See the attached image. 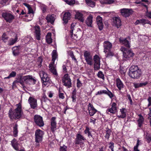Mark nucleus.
Listing matches in <instances>:
<instances>
[{
	"label": "nucleus",
	"instance_id": "8",
	"mask_svg": "<svg viewBox=\"0 0 151 151\" xmlns=\"http://www.w3.org/2000/svg\"><path fill=\"white\" fill-rule=\"evenodd\" d=\"M93 60L94 61V68L95 70H98L100 68V58L97 55L94 56Z\"/></svg>",
	"mask_w": 151,
	"mask_h": 151
},
{
	"label": "nucleus",
	"instance_id": "55",
	"mask_svg": "<svg viewBox=\"0 0 151 151\" xmlns=\"http://www.w3.org/2000/svg\"><path fill=\"white\" fill-rule=\"evenodd\" d=\"M70 56L71 58H72L73 60H74L76 62H77L73 52H71L70 53Z\"/></svg>",
	"mask_w": 151,
	"mask_h": 151
},
{
	"label": "nucleus",
	"instance_id": "28",
	"mask_svg": "<svg viewBox=\"0 0 151 151\" xmlns=\"http://www.w3.org/2000/svg\"><path fill=\"white\" fill-rule=\"evenodd\" d=\"M135 24L137 25L139 24H141L142 25H145L146 24H150V22L148 20L145 19H140L138 20L135 22Z\"/></svg>",
	"mask_w": 151,
	"mask_h": 151
},
{
	"label": "nucleus",
	"instance_id": "42",
	"mask_svg": "<svg viewBox=\"0 0 151 151\" xmlns=\"http://www.w3.org/2000/svg\"><path fill=\"white\" fill-rule=\"evenodd\" d=\"M62 89L59 88V97L60 98L63 99L64 98V94L63 93H62L63 91Z\"/></svg>",
	"mask_w": 151,
	"mask_h": 151
},
{
	"label": "nucleus",
	"instance_id": "2",
	"mask_svg": "<svg viewBox=\"0 0 151 151\" xmlns=\"http://www.w3.org/2000/svg\"><path fill=\"white\" fill-rule=\"evenodd\" d=\"M16 106V108L13 111L11 109L9 111V116L12 119H18L21 117L23 114L21 104L19 103Z\"/></svg>",
	"mask_w": 151,
	"mask_h": 151
},
{
	"label": "nucleus",
	"instance_id": "12",
	"mask_svg": "<svg viewBox=\"0 0 151 151\" xmlns=\"http://www.w3.org/2000/svg\"><path fill=\"white\" fill-rule=\"evenodd\" d=\"M112 24L117 28H119L122 25L120 18L118 17H113L112 18Z\"/></svg>",
	"mask_w": 151,
	"mask_h": 151
},
{
	"label": "nucleus",
	"instance_id": "44",
	"mask_svg": "<svg viewBox=\"0 0 151 151\" xmlns=\"http://www.w3.org/2000/svg\"><path fill=\"white\" fill-rule=\"evenodd\" d=\"M97 76L98 77L100 78L103 80L104 79V76L101 71H99V72L97 74Z\"/></svg>",
	"mask_w": 151,
	"mask_h": 151
},
{
	"label": "nucleus",
	"instance_id": "24",
	"mask_svg": "<svg viewBox=\"0 0 151 151\" xmlns=\"http://www.w3.org/2000/svg\"><path fill=\"white\" fill-rule=\"evenodd\" d=\"M93 17L92 15L88 16L86 19L85 22L87 25L89 27H91L93 23Z\"/></svg>",
	"mask_w": 151,
	"mask_h": 151
},
{
	"label": "nucleus",
	"instance_id": "25",
	"mask_svg": "<svg viewBox=\"0 0 151 151\" xmlns=\"http://www.w3.org/2000/svg\"><path fill=\"white\" fill-rule=\"evenodd\" d=\"M55 16L54 14H49L46 17V19L48 22H50L52 24L55 20Z\"/></svg>",
	"mask_w": 151,
	"mask_h": 151
},
{
	"label": "nucleus",
	"instance_id": "5",
	"mask_svg": "<svg viewBox=\"0 0 151 151\" xmlns=\"http://www.w3.org/2000/svg\"><path fill=\"white\" fill-rule=\"evenodd\" d=\"M120 49L123 53L124 59L125 60H128L130 58L132 57L134 55L132 50L125 48L124 47H122Z\"/></svg>",
	"mask_w": 151,
	"mask_h": 151
},
{
	"label": "nucleus",
	"instance_id": "17",
	"mask_svg": "<svg viewBox=\"0 0 151 151\" xmlns=\"http://www.w3.org/2000/svg\"><path fill=\"white\" fill-rule=\"evenodd\" d=\"M34 36L35 38L37 40H40L41 39V33L39 27L38 26H36L35 27Z\"/></svg>",
	"mask_w": 151,
	"mask_h": 151
},
{
	"label": "nucleus",
	"instance_id": "34",
	"mask_svg": "<svg viewBox=\"0 0 151 151\" xmlns=\"http://www.w3.org/2000/svg\"><path fill=\"white\" fill-rule=\"evenodd\" d=\"M18 38L16 36L14 38H11L8 41V45H13L17 41Z\"/></svg>",
	"mask_w": 151,
	"mask_h": 151
},
{
	"label": "nucleus",
	"instance_id": "41",
	"mask_svg": "<svg viewBox=\"0 0 151 151\" xmlns=\"http://www.w3.org/2000/svg\"><path fill=\"white\" fill-rule=\"evenodd\" d=\"M16 75V73L15 71H12L7 77L4 78V79H9L12 77H14Z\"/></svg>",
	"mask_w": 151,
	"mask_h": 151
},
{
	"label": "nucleus",
	"instance_id": "7",
	"mask_svg": "<svg viewBox=\"0 0 151 151\" xmlns=\"http://www.w3.org/2000/svg\"><path fill=\"white\" fill-rule=\"evenodd\" d=\"M62 83L63 85L68 88H70L71 87V80L68 74L64 75L62 79Z\"/></svg>",
	"mask_w": 151,
	"mask_h": 151
},
{
	"label": "nucleus",
	"instance_id": "45",
	"mask_svg": "<svg viewBox=\"0 0 151 151\" xmlns=\"http://www.w3.org/2000/svg\"><path fill=\"white\" fill-rule=\"evenodd\" d=\"M107 90H102L99 91L97 92L96 95H101L103 94H106Z\"/></svg>",
	"mask_w": 151,
	"mask_h": 151
},
{
	"label": "nucleus",
	"instance_id": "14",
	"mask_svg": "<svg viewBox=\"0 0 151 151\" xmlns=\"http://www.w3.org/2000/svg\"><path fill=\"white\" fill-rule=\"evenodd\" d=\"M116 104L114 102L112 103L111 105V107L108 108L106 111V113L109 114V113L112 114H114L117 111V107Z\"/></svg>",
	"mask_w": 151,
	"mask_h": 151
},
{
	"label": "nucleus",
	"instance_id": "30",
	"mask_svg": "<svg viewBox=\"0 0 151 151\" xmlns=\"http://www.w3.org/2000/svg\"><path fill=\"white\" fill-rule=\"evenodd\" d=\"M119 41L121 43L124 44L126 47L130 48V43L129 41L127 40L126 39H122L120 38L119 39Z\"/></svg>",
	"mask_w": 151,
	"mask_h": 151
},
{
	"label": "nucleus",
	"instance_id": "31",
	"mask_svg": "<svg viewBox=\"0 0 151 151\" xmlns=\"http://www.w3.org/2000/svg\"><path fill=\"white\" fill-rule=\"evenodd\" d=\"M121 115H118V118H124L126 117V110L125 108H122L120 109Z\"/></svg>",
	"mask_w": 151,
	"mask_h": 151
},
{
	"label": "nucleus",
	"instance_id": "1",
	"mask_svg": "<svg viewBox=\"0 0 151 151\" xmlns=\"http://www.w3.org/2000/svg\"><path fill=\"white\" fill-rule=\"evenodd\" d=\"M36 82V80L32 76L30 75L23 76H20L17 78L16 80L14 82L13 84L19 83L24 87V83L27 84H35Z\"/></svg>",
	"mask_w": 151,
	"mask_h": 151
},
{
	"label": "nucleus",
	"instance_id": "4",
	"mask_svg": "<svg viewBox=\"0 0 151 151\" xmlns=\"http://www.w3.org/2000/svg\"><path fill=\"white\" fill-rule=\"evenodd\" d=\"M43 132L41 130L38 129L36 130L35 132V145L36 147H38L39 143L41 142L42 140V137L44 134Z\"/></svg>",
	"mask_w": 151,
	"mask_h": 151
},
{
	"label": "nucleus",
	"instance_id": "6",
	"mask_svg": "<svg viewBox=\"0 0 151 151\" xmlns=\"http://www.w3.org/2000/svg\"><path fill=\"white\" fill-rule=\"evenodd\" d=\"M112 46L111 43L109 41H105L104 43V52L107 54L108 56H113L114 55L113 53L110 51Z\"/></svg>",
	"mask_w": 151,
	"mask_h": 151
},
{
	"label": "nucleus",
	"instance_id": "43",
	"mask_svg": "<svg viewBox=\"0 0 151 151\" xmlns=\"http://www.w3.org/2000/svg\"><path fill=\"white\" fill-rule=\"evenodd\" d=\"M87 63L90 65H92L93 64V58L85 59Z\"/></svg>",
	"mask_w": 151,
	"mask_h": 151
},
{
	"label": "nucleus",
	"instance_id": "36",
	"mask_svg": "<svg viewBox=\"0 0 151 151\" xmlns=\"http://www.w3.org/2000/svg\"><path fill=\"white\" fill-rule=\"evenodd\" d=\"M85 1L87 5L91 7H93L95 6V2L91 0H85Z\"/></svg>",
	"mask_w": 151,
	"mask_h": 151
},
{
	"label": "nucleus",
	"instance_id": "58",
	"mask_svg": "<svg viewBox=\"0 0 151 151\" xmlns=\"http://www.w3.org/2000/svg\"><path fill=\"white\" fill-rule=\"evenodd\" d=\"M110 146L109 148H110L111 150L114 149V143L113 142H110L109 143Z\"/></svg>",
	"mask_w": 151,
	"mask_h": 151
},
{
	"label": "nucleus",
	"instance_id": "49",
	"mask_svg": "<svg viewBox=\"0 0 151 151\" xmlns=\"http://www.w3.org/2000/svg\"><path fill=\"white\" fill-rule=\"evenodd\" d=\"M106 94H107L110 98H111L114 96V95L112 93L109 91L108 89L107 90L106 93Z\"/></svg>",
	"mask_w": 151,
	"mask_h": 151
},
{
	"label": "nucleus",
	"instance_id": "9",
	"mask_svg": "<svg viewBox=\"0 0 151 151\" xmlns=\"http://www.w3.org/2000/svg\"><path fill=\"white\" fill-rule=\"evenodd\" d=\"M2 15L6 21L9 23L11 22L14 19V16L10 13L7 12L3 13Z\"/></svg>",
	"mask_w": 151,
	"mask_h": 151
},
{
	"label": "nucleus",
	"instance_id": "59",
	"mask_svg": "<svg viewBox=\"0 0 151 151\" xmlns=\"http://www.w3.org/2000/svg\"><path fill=\"white\" fill-rule=\"evenodd\" d=\"M40 83L39 82H37V83L36 85V87L35 88V89L36 90H37L40 89Z\"/></svg>",
	"mask_w": 151,
	"mask_h": 151
},
{
	"label": "nucleus",
	"instance_id": "35",
	"mask_svg": "<svg viewBox=\"0 0 151 151\" xmlns=\"http://www.w3.org/2000/svg\"><path fill=\"white\" fill-rule=\"evenodd\" d=\"M51 33L50 32L48 33L46 37V40L47 43L50 44L52 43V40L51 37Z\"/></svg>",
	"mask_w": 151,
	"mask_h": 151
},
{
	"label": "nucleus",
	"instance_id": "47",
	"mask_svg": "<svg viewBox=\"0 0 151 151\" xmlns=\"http://www.w3.org/2000/svg\"><path fill=\"white\" fill-rule=\"evenodd\" d=\"M2 39L3 41L5 42H6L8 39V37L5 34H4L2 35Z\"/></svg>",
	"mask_w": 151,
	"mask_h": 151
},
{
	"label": "nucleus",
	"instance_id": "10",
	"mask_svg": "<svg viewBox=\"0 0 151 151\" xmlns=\"http://www.w3.org/2000/svg\"><path fill=\"white\" fill-rule=\"evenodd\" d=\"M121 14L125 17L129 16L132 13L133 11L132 9H129L123 8L120 9Z\"/></svg>",
	"mask_w": 151,
	"mask_h": 151
},
{
	"label": "nucleus",
	"instance_id": "60",
	"mask_svg": "<svg viewBox=\"0 0 151 151\" xmlns=\"http://www.w3.org/2000/svg\"><path fill=\"white\" fill-rule=\"evenodd\" d=\"M146 15L148 17L151 18V12H147L146 13Z\"/></svg>",
	"mask_w": 151,
	"mask_h": 151
},
{
	"label": "nucleus",
	"instance_id": "3",
	"mask_svg": "<svg viewBox=\"0 0 151 151\" xmlns=\"http://www.w3.org/2000/svg\"><path fill=\"white\" fill-rule=\"evenodd\" d=\"M141 71L137 66H132L129 69V75L134 79H138L141 76Z\"/></svg>",
	"mask_w": 151,
	"mask_h": 151
},
{
	"label": "nucleus",
	"instance_id": "32",
	"mask_svg": "<svg viewBox=\"0 0 151 151\" xmlns=\"http://www.w3.org/2000/svg\"><path fill=\"white\" fill-rule=\"evenodd\" d=\"M52 62H55V60L58 58V55L57 51L54 50L52 53Z\"/></svg>",
	"mask_w": 151,
	"mask_h": 151
},
{
	"label": "nucleus",
	"instance_id": "46",
	"mask_svg": "<svg viewBox=\"0 0 151 151\" xmlns=\"http://www.w3.org/2000/svg\"><path fill=\"white\" fill-rule=\"evenodd\" d=\"M78 33L77 34H73V32L71 34L70 33L71 37V39L74 40H77L78 39Z\"/></svg>",
	"mask_w": 151,
	"mask_h": 151
},
{
	"label": "nucleus",
	"instance_id": "21",
	"mask_svg": "<svg viewBox=\"0 0 151 151\" xmlns=\"http://www.w3.org/2000/svg\"><path fill=\"white\" fill-rule=\"evenodd\" d=\"M116 84L117 87L119 90L122 89L124 86V84L119 78L116 79Z\"/></svg>",
	"mask_w": 151,
	"mask_h": 151
},
{
	"label": "nucleus",
	"instance_id": "38",
	"mask_svg": "<svg viewBox=\"0 0 151 151\" xmlns=\"http://www.w3.org/2000/svg\"><path fill=\"white\" fill-rule=\"evenodd\" d=\"M18 125L16 124L15 126L13 127V134L15 137H16L17 136L18 130H17Z\"/></svg>",
	"mask_w": 151,
	"mask_h": 151
},
{
	"label": "nucleus",
	"instance_id": "64",
	"mask_svg": "<svg viewBox=\"0 0 151 151\" xmlns=\"http://www.w3.org/2000/svg\"><path fill=\"white\" fill-rule=\"evenodd\" d=\"M150 112L148 114L149 116L148 117V119H151V108H149Z\"/></svg>",
	"mask_w": 151,
	"mask_h": 151
},
{
	"label": "nucleus",
	"instance_id": "20",
	"mask_svg": "<svg viewBox=\"0 0 151 151\" xmlns=\"http://www.w3.org/2000/svg\"><path fill=\"white\" fill-rule=\"evenodd\" d=\"M97 23L99 29L101 30L103 27V24L102 22V18L100 16H98L96 18Z\"/></svg>",
	"mask_w": 151,
	"mask_h": 151
},
{
	"label": "nucleus",
	"instance_id": "57",
	"mask_svg": "<svg viewBox=\"0 0 151 151\" xmlns=\"http://www.w3.org/2000/svg\"><path fill=\"white\" fill-rule=\"evenodd\" d=\"M147 101L148 102V107H149L151 106V97H149L147 99Z\"/></svg>",
	"mask_w": 151,
	"mask_h": 151
},
{
	"label": "nucleus",
	"instance_id": "53",
	"mask_svg": "<svg viewBox=\"0 0 151 151\" xmlns=\"http://www.w3.org/2000/svg\"><path fill=\"white\" fill-rule=\"evenodd\" d=\"M91 55V52L88 51H85L84 53V57L89 56Z\"/></svg>",
	"mask_w": 151,
	"mask_h": 151
},
{
	"label": "nucleus",
	"instance_id": "50",
	"mask_svg": "<svg viewBox=\"0 0 151 151\" xmlns=\"http://www.w3.org/2000/svg\"><path fill=\"white\" fill-rule=\"evenodd\" d=\"M67 147L63 145L62 146H60V151H67Z\"/></svg>",
	"mask_w": 151,
	"mask_h": 151
},
{
	"label": "nucleus",
	"instance_id": "63",
	"mask_svg": "<svg viewBox=\"0 0 151 151\" xmlns=\"http://www.w3.org/2000/svg\"><path fill=\"white\" fill-rule=\"evenodd\" d=\"M96 121V119H95L93 118V119H90V122L91 123H92L94 124L95 123V122Z\"/></svg>",
	"mask_w": 151,
	"mask_h": 151
},
{
	"label": "nucleus",
	"instance_id": "18",
	"mask_svg": "<svg viewBox=\"0 0 151 151\" xmlns=\"http://www.w3.org/2000/svg\"><path fill=\"white\" fill-rule=\"evenodd\" d=\"M88 108L89 114L91 116H93L97 111V110L93 107L91 103L88 104Z\"/></svg>",
	"mask_w": 151,
	"mask_h": 151
},
{
	"label": "nucleus",
	"instance_id": "26",
	"mask_svg": "<svg viewBox=\"0 0 151 151\" xmlns=\"http://www.w3.org/2000/svg\"><path fill=\"white\" fill-rule=\"evenodd\" d=\"M11 145L13 148L16 150H19V144L15 139H13L11 141Z\"/></svg>",
	"mask_w": 151,
	"mask_h": 151
},
{
	"label": "nucleus",
	"instance_id": "61",
	"mask_svg": "<svg viewBox=\"0 0 151 151\" xmlns=\"http://www.w3.org/2000/svg\"><path fill=\"white\" fill-rule=\"evenodd\" d=\"M75 24H71V30L70 32V33H72L73 32V27L74 26Z\"/></svg>",
	"mask_w": 151,
	"mask_h": 151
},
{
	"label": "nucleus",
	"instance_id": "51",
	"mask_svg": "<svg viewBox=\"0 0 151 151\" xmlns=\"http://www.w3.org/2000/svg\"><path fill=\"white\" fill-rule=\"evenodd\" d=\"M9 0H1L0 1V4L3 6L6 5V4H8Z\"/></svg>",
	"mask_w": 151,
	"mask_h": 151
},
{
	"label": "nucleus",
	"instance_id": "15",
	"mask_svg": "<svg viewBox=\"0 0 151 151\" xmlns=\"http://www.w3.org/2000/svg\"><path fill=\"white\" fill-rule=\"evenodd\" d=\"M84 11L81 12L79 11H76L75 14V19H78L81 22H83L84 20V17L83 16V14Z\"/></svg>",
	"mask_w": 151,
	"mask_h": 151
},
{
	"label": "nucleus",
	"instance_id": "37",
	"mask_svg": "<svg viewBox=\"0 0 151 151\" xmlns=\"http://www.w3.org/2000/svg\"><path fill=\"white\" fill-rule=\"evenodd\" d=\"M114 0H104L103 1H100L101 3L105 4H111L115 2Z\"/></svg>",
	"mask_w": 151,
	"mask_h": 151
},
{
	"label": "nucleus",
	"instance_id": "22",
	"mask_svg": "<svg viewBox=\"0 0 151 151\" xmlns=\"http://www.w3.org/2000/svg\"><path fill=\"white\" fill-rule=\"evenodd\" d=\"M56 117H53L51 120V129L52 131L54 132L56 129V122L55 121Z\"/></svg>",
	"mask_w": 151,
	"mask_h": 151
},
{
	"label": "nucleus",
	"instance_id": "33",
	"mask_svg": "<svg viewBox=\"0 0 151 151\" xmlns=\"http://www.w3.org/2000/svg\"><path fill=\"white\" fill-rule=\"evenodd\" d=\"M138 116L139 117V119L137 120V122H138V126L140 127L144 122V119L143 116L141 114L138 115Z\"/></svg>",
	"mask_w": 151,
	"mask_h": 151
},
{
	"label": "nucleus",
	"instance_id": "13",
	"mask_svg": "<svg viewBox=\"0 0 151 151\" xmlns=\"http://www.w3.org/2000/svg\"><path fill=\"white\" fill-rule=\"evenodd\" d=\"M34 120L35 123L40 127H42L44 125L42 117L38 115H35L34 117Z\"/></svg>",
	"mask_w": 151,
	"mask_h": 151
},
{
	"label": "nucleus",
	"instance_id": "54",
	"mask_svg": "<svg viewBox=\"0 0 151 151\" xmlns=\"http://www.w3.org/2000/svg\"><path fill=\"white\" fill-rule=\"evenodd\" d=\"M15 7L16 8H17L18 7V6L17 4H16V5L13 6H12V9H13V11L14 12L16 11L17 13H19V10L18 9H14V8Z\"/></svg>",
	"mask_w": 151,
	"mask_h": 151
},
{
	"label": "nucleus",
	"instance_id": "39",
	"mask_svg": "<svg viewBox=\"0 0 151 151\" xmlns=\"http://www.w3.org/2000/svg\"><path fill=\"white\" fill-rule=\"evenodd\" d=\"M111 131L109 129H108L106 130V134L105 136V138L109 139L110 136L111 134Z\"/></svg>",
	"mask_w": 151,
	"mask_h": 151
},
{
	"label": "nucleus",
	"instance_id": "56",
	"mask_svg": "<svg viewBox=\"0 0 151 151\" xmlns=\"http://www.w3.org/2000/svg\"><path fill=\"white\" fill-rule=\"evenodd\" d=\"M134 86L135 88H137L141 87L140 83H134Z\"/></svg>",
	"mask_w": 151,
	"mask_h": 151
},
{
	"label": "nucleus",
	"instance_id": "52",
	"mask_svg": "<svg viewBox=\"0 0 151 151\" xmlns=\"http://www.w3.org/2000/svg\"><path fill=\"white\" fill-rule=\"evenodd\" d=\"M82 85V83L80 81L79 78L77 80V87L79 88Z\"/></svg>",
	"mask_w": 151,
	"mask_h": 151
},
{
	"label": "nucleus",
	"instance_id": "11",
	"mask_svg": "<svg viewBox=\"0 0 151 151\" xmlns=\"http://www.w3.org/2000/svg\"><path fill=\"white\" fill-rule=\"evenodd\" d=\"M39 74L43 83H49V78L46 73L43 71H41L40 72Z\"/></svg>",
	"mask_w": 151,
	"mask_h": 151
},
{
	"label": "nucleus",
	"instance_id": "48",
	"mask_svg": "<svg viewBox=\"0 0 151 151\" xmlns=\"http://www.w3.org/2000/svg\"><path fill=\"white\" fill-rule=\"evenodd\" d=\"M66 2L68 4L70 5H72L75 4V0H71L70 1L67 0L66 1Z\"/></svg>",
	"mask_w": 151,
	"mask_h": 151
},
{
	"label": "nucleus",
	"instance_id": "29",
	"mask_svg": "<svg viewBox=\"0 0 151 151\" xmlns=\"http://www.w3.org/2000/svg\"><path fill=\"white\" fill-rule=\"evenodd\" d=\"M19 46H15L12 48V52L14 56H16L18 55L20 52Z\"/></svg>",
	"mask_w": 151,
	"mask_h": 151
},
{
	"label": "nucleus",
	"instance_id": "40",
	"mask_svg": "<svg viewBox=\"0 0 151 151\" xmlns=\"http://www.w3.org/2000/svg\"><path fill=\"white\" fill-rule=\"evenodd\" d=\"M28 13L27 15H26V16L28 17L29 16H32V17H33L34 16L33 14V11L31 7H30L29 8H28Z\"/></svg>",
	"mask_w": 151,
	"mask_h": 151
},
{
	"label": "nucleus",
	"instance_id": "27",
	"mask_svg": "<svg viewBox=\"0 0 151 151\" xmlns=\"http://www.w3.org/2000/svg\"><path fill=\"white\" fill-rule=\"evenodd\" d=\"M71 14L69 12H65L63 17V20L65 24L68 23V20H70L71 17Z\"/></svg>",
	"mask_w": 151,
	"mask_h": 151
},
{
	"label": "nucleus",
	"instance_id": "23",
	"mask_svg": "<svg viewBox=\"0 0 151 151\" xmlns=\"http://www.w3.org/2000/svg\"><path fill=\"white\" fill-rule=\"evenodd\" d=\"M49 67L51 72L55 75H57V73L56 70V65L55 64V62H51L49 65Z\"/></svg>",
	"mask_w": 151,
	"mask_h": 151
},
{
	"label": "nucleus",
	"instance_id": "62",
	"mask_svg": "<svg viewBox=\"0 0 151 151\" xmlns=\"http://www.w3.org/2000/svg\"><path fill=\"white\" fill-rule=\"evenodd\" d=\"M148 83L147 82H145L143 83H140V86H145Z\"/></svg>",
	"mask_w": 151,
	"mask_h": 151
},
{
	"label": "nucleus",
	"instance_id": "16",
	"mask_svg": "<svg viewBox=\"0 0 151 151\" xmlns=\"http://www.w3.org/2000/svg\"><path fill=\"white\" fill-rule=\"evenodd\" d=\"M31 108L35 109L37 106V100L32 97H30L28 100Z\"/></svg>",
	"mask_w": 151,
	"mask_h": 151
},
{
	"label": "nucleus",
	"instance_id": "19",
	"mask_svg": "<svg viewBox=\"0 0 151 151\" xmlns=\"http://www.w3.org/2000/svg\"><path fill=\"white\" fill-rule=\"evenodd\" d=\"M86 140L85 138L79 133L77 134L76 135V138L75 139V144H80L83 141Z\"/></svg>",
	"mask_w": 151,
	"mask_h": 151
}]
</instances>
